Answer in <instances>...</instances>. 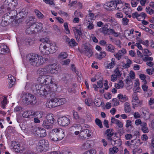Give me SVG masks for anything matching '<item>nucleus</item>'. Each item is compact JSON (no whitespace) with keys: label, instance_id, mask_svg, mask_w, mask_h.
<instances>
[{"label":"nucleus","instance_id":"obj_58","mask_svg":"<svg viewBox=\"0 0 154 154\" xmlns=\"http://www.w3.org/2000/svg\"><path fill=\"white\" fill-rule=\"evenodd\" d=\"M45 148L46 147H43V146H42L38 144L37 147V150L38 152H40L43 151Z\"/></svg>","mask_w":154,"mask_h":154},{"label":"nucleus","instance_id":"obj_15","mask_svg":"<svg viewBox=\"0 0 154 154\" xmlns=\"http://www.w3.org/2000/svg\"><path fill=\"white\" fill-rule=\"evenodd\" d=\"M36 114L35 112H33L30 111H25L23 112L22 114L23 117L24 118H29L31 116V118L33 117V116H35Z\"/></svg>","mask_w":154,"mask_h":154},{"label":"nucleus","instance_id":"obj_57","mask_svg":"<svg viewBox=\"0 0 154 154\" xmlns=\"http://www.w3.org/2000/svg\"><path fill=\"white\" fill-rule=\"evenodd\" d=\"M129 19L125 17L123 18L122 19V23L124 26L128 25L129 21Z\"/></svg>","mask_w":154,"mask_h":154},{"label":"nucleus","instance_id":"obj_30","mask_svg":"<svg viewBox=\"0 0 154 154\" xmlns=\"http://www.w3.org/2000/svg\"><path fill=\"white\" fill-rule=\"evenodd\" d=\"M64 137V131L62 129L59 131L58 134V140H62Z\"/></svg>","mask_w":154,"mask_h":154},{"label":"nucleus","instance_id":"obj_9","mask_svg":"<svg viewBox=\"0 0 154 154\" xmlns=\"http://www.w3.org/2000/svg\"><path fill=\"white\" fill-rule=\"evenodd\" d=\"M113 129H109L106 130L105 131V134L107 136V139L108 140H109L110 141H113L114 142H116L117 141V140H115L114 139H112V137L114 134V132H113Z\"/></svg>","mask_w":154,"mask_h":154},{"label":"nucleus","instance_id":"obj_61","mask_svg":"<svg viewBox=\"0 0 154 154\" xmlns=\"http://www.w3.org/2000/svg\"><path fill=\"white\" fill-rule=\"evenodd\" d=\"M114 75H116L118 77L121 76L122 74L120 73V72L118 69H116L114 71Z\"/></svg>","mask_w":154,"mask_h":154},{"label":"nucleus","instance_id":"obj_55","mask_svg":"<svg viewBox=\"0 0 154 154\" xmlns=\"http://www.w3.org/2000/svg\"><path fill=\"white\" fill-rule=\"evenodd\" d=\"M96 150L94 149H92L86 151L84 154H96Z\"/></svg>","mask_w":154,"mask_h":154},{"label":"nucleus","instance_id":"obj_12","mask_svg":"<svg viewBox=\"0 0 154 154\" xmlns=\"http://www.w3.org/2000/svg\"><path fill=\"white\" fill-rule=\"evenodd\" d=\"M45 85H49L50 84H52V85H53L55 86V87H57L56 84H55V83H54L53 80L54 79V78L53 76L49 75H46L45 76Z\"/></svg>","mask_w":154,"mask_h":154},{"label":"nucleus","instance_id":"obj_52","mask_svg":"<svg viewBox=\"0 0 154 154\" xmlns=\"http://www.w3.org/2000/svg\"><path fill=\"white\" fill-rule=\"evenodd\" d=\"M16 18V19H14L11 23V24L13 26H18L20 23L21 22V21H19V20L17 19V18Z\"/></svg>","mask_w":154,"mask_h":154},{"label":"nucleus","instance_id":"obj_53","mask_svg":"<svg viewBox=\"0 0 154 154\" xmlns=\"http://www.w3.org/2000/svg\"><path fill=\"white\" fill-rule=\"evenodd\" d=\"M118 148L116 147H113L112 148H110L109 151L110 153L113 154L114 153H116L118 151Z\"/></svg>","mask_w":154,"mask_h":154},{"label":"nucleus","instance_id":"obj_38","mask_svg":"<svg viewBox=\"0 0 154 154\" xmlns=\"http://www.w3.org/2000/svg\"><path fill=\"white\" fill-rule=\"evenodd\" d=\"M68 55L65 52H61L58 56V58L60 59H63L67 57Z\"/></svg>","mask_w":154,"mask_h":154},{"label":"nucleus","instance_id":"obj_28","mask_svg":"<svg viewBox=\"0 0 154 154\" xmlns=\"http://www.w3.org/2000/svg\"><path fill=\"white\" fill-rule=\"evenodd\" d=\"M8 19H6L4 15V17L2 18V21L1 23V25L2 27H5L10 24V22L8 21Z\"/></svg>","mask_w":154,"mask_h":154},{"label":"nucleus","instance_id":"obj_10","mask_svg":"<svg viewBox=\"0 0 154 154\" xmlns=\"http://www.w3.org/2000/svg\"><path fill=\"white\" fill-rule=\"evenodd\" d=\"M66 44L71 47L75 46L78 45V44L75 42L74 39L72 38L70 39L67 36L66 37Z\"/></svg>","mask_w":154,"mask_h":154},{"label":"nucleus","instance_id":"obj_31","mask_svg":"<svg viewBox=\"0 0 154 154\" xmlns=\"http://www.w3.org/2000/svg\"><path fill=\"white\" fill-rule=\"evenodd\" d=\"M117 98L119 99L120 101H125L128 99V97L125 95H124L122 94H120L118 95Z\"/></svg>","mask_w":154,"mask_h":154},{"label":"nucleus","instance_id":"obj_8","mask_svg":"<svg viewBox=\"0 0 154 154\" xmlns=\"http://www.w3.org/2000/svg\"><path fill=\"white\" fill-rule=\"evenodd\" d=\"M46 67L48 73H50L51 74H54L57 72L58 68L56 64H54L49 65L47 66Z\"/></svg>","mask_w":154,"mask_h":154},{"label":"nucleus","instance_id":"obj_48","mask_svg":"<svg viewBox=\"0 0 154 154\" xmlns=\"http://www.w3.org/2000/svg\"><path fill=\"white\" fill-rule=\"evenodd\" d=\"M32 41V40L30 38H27L24 40L23 43L27 45H29Z\"/></svg>","mask_w":154,"mask_h":154},{"label":"nucleus","instance_id":"obj_4","mask_svg":"<svg viewBox=\"0 0 154 154\" xmlns=\"http://www.w3.org/2000/svg\"><path fill=\"white\" fill-rule=\"evenodd\" d=\"M22 100L23 102L27 105L35 104L37 102L36 97L32 94L28 93L23 95Z\"/></svg>","mask_w":154,"mask_h":154},{"label":"nucleus","instance_id":"obj_49","mask_svg":"<svg viewBox=\"0 0 154 154\" xmlns=\"http://www.w3.org/2000/svg\"><path fill=\"white\" fill-rule=\"evenodd\" d=\"M100 31L102 32L103 33L105 34H108V30L109 29L107 28V27H106L105 26L104 27H103L102 28H101L100 29Z\"/></svg>","mask_w":154,"mask_h":154},{"label":"nucleus","instance_id":"obj_60","mask_svg":"<svg viewBox=\"0 0 154 154\" xmlns=\"http://www.w3.org/2000/svg\"><path fill=\"white\" fill-rule=\"evenodd\" d=\"M137 40L139 42V43L140 44H142L143 45H145L146 46H148L149 45V44H146L145 42L144 41H143L142 40L140 39V38L139 37H137L136 38Z\"/></svg>","mask_w":154,"mask_h":154},{"label":"nucleus","instance_id":"obj_29","mask_svg":"<svg viewBox=\"0 0 154 154\" xmlns=\"http://www.w3.org/2000/svg\"><path fill=\"white\" fill-rule=\"evenodd\" d=\"M123 8V11L126 15H128L131 13V9L128 6H125Z\"/></svg>","mask_w":154,"mask_h":154},{"label":"nucleus","instance_id":"obj_3","mask_svg":"<svg viewBox=\"0 0 154 154\" xmlns=\"http://www.w3.org/2000/svg\"><path fill=\"white\" fill-rule=\"evenodd\" d=\"M26 58V62L34 66H38L44 63L42 58L35 54H28Z\"/></svg>","mask_w":154,"mask_h":154},{"label":"nucleus","instance_id":"obj_59","mask_svg":"<svg viewBox=\"0 0 154 154\" xmlns=\"http://www.w3.org/2000/svg\"><path fill=\"white\" fill-rule=\"evenodd\" d=\"M143 60L144 61H151L153 60V58L152 57H149V56L144 57L143 58Z\"/></svg>","mask_w":154,"mask_h":154},{"label":"nucleus","instance_id":"obj_64","mask_svg":"<svg viewBox=\"0 0 154 154\" xmlns=\"http://www.w3.org/2000/svg\"><path fill=\"white\" fill-rule=\"evenodd\" d=\"M131 63V61L130 59H128L127 60V63L125 64V68H128L130 66V65Z\"/></svg>","mask_w":154,"mask_h":154},{"label":"nucleus","instance_id":"obj_21","mask_svg":"<svg viewBox=\"0 0 154 154\" xmlns=\"http://www.w3.org/2000/svg\"><path fill=\"white\" fill-rule=\"evenodd\" d=\"M91 141L89 140L87 141L82 146V148L84 149H87L92 146Z\"/></svg>","mask_w":154,"mask_h":154},{"label":"nucleus","instance_id":"obj_1","mask_svg":"<svg viewBox=\"0 0 154 154\" xmlns=\"http://www.w3.org/2000/svg\"><path fill=\"white\" fill-rule=\"evenodd\" d=\"M40 41L42 42L39 46V49L42 54L48 55L56 51L57 48L56 44L52 43L48 38H42Z\"/></svg>","mask_w":154,"mask_h":154},{"label":"nucleus","instance_id":"obj_44","mask_svg":"<svg viewBox=\"0 0 154 154\" xmlns=\"http://www.w3.org/2000/svg\"><path fill=\"white\" fill-rule=\"evenodd\" d=\"M132 16L134 18H136L138 21H142L141 18H139V14L137 12H136L132 14Z\"/></svg>","mask_w":154,"mask_h":154},{"label":"nucleus","instance_id":"obj_37","mask_svg":"<svg viewBox=\"0 0 154 154\" xmlns=\"http://www.w3.org/2000/svg\"><path fill=\"white\" fill-rule=\"evenodd\" d=\"M50 138L52 141H58V134H50Z\"/></svg>","mask_w":154,"mask_h":154},{"label":"nucleus","instance_id":"obj_27","mask_svg":"<svg viewBox=\"0 0 154 154\" xmlns=\"http://www.w3.org/2000/svg\"><path fill=\"white\" fill-rule=\"evenodd\" d=\"M132 102L134 108V107L138 106L139 104L141 105L142 104V102L140 101L138 99H132Z\"/></svg>","mask_w":154,"mask_h":154},{"label":"nucleus","instance_id":"obj_20","mask_svg":"<svg viewBox=\"0 0 154 154\" xmlns=\"http://www.w3.org/2000/svg\"><path fill=\"white\" fill-rule=\"evenodd\" d=\"M38 144L47 148L48 146L49 143L47 140L43 139L39 140Z\"/></svg>","mask_w":154,"mask_h":154},{"label":"nucleus","instance_id":"obj_25","mask_svg":"<svg viewBox=\"0 0 154 154\" xmlns=\"http://www.w3.org/2000/svg\"><path fill=\"white\" fill-rule=\"evenodd\" d=\"M106 49L109 52L114 53L115 51L116 48L112 45L108 44L106 45Z\"/></svg>","mask_w":154,"mask_h":154},{"label":"nucleus","instance_id":"obj_2","mask_svg":"<svg viewBox=\"0 0 154 154\" xmlns=\"http://www.w3.org/2000/svg\"><path fill=\"white\" fill-rule=\"evenodd\" d=\"M32 88L35 94L41 96H46L54 90L53 88L50 86H46L40 84H33Z\"/></svg>","mask_w":154,"mask_h":154},{"label":"nucleus","instance_id":"obj_6","mask_svg":"<svg viewBox=\"0 0 154 154\" xmlns=\"http://www.w3.org/2000/svg\"><path fill=\"white\" fill-rule=\"evenodd\" d=\"M58 124L63 126H67L69 123V119L66 116L59 117L57 120Z\"/></svg>","mask_w":154,"mask_h":154},{"label":"nucleus","instance_id":"obj_32","mask_svg":"<svg viewBox=\"0 0 154 154\" xmlns=\"http://www.w3.org/2000/svg\"><path fill=\"white\" fill-rule=\"evenodd\" d=\"M95 55L97 58L99 60H101L106 55V54L105 52L102 51L99 54L97 53Z\"/></svg>","mask_w":154,"mask_h":154},{"label":"nucleus","instance_id":"obj_40","mask_svg":"<svg viewBox=\"0 0 154 154\" xmlns=\"http://www.w3.org/2000/svg\"><path fill=\"white\" fill-rule=\"evenodd\" d=\"M35 12L39 19H41L43 18L44 15L39 10L35 9Z\"/></svg>","mask_w":154,"mask_h":154},{"label":"nucleus","instance_id":"obj_35","mask_svg":"<svg viewBox=\"0 0 154 154\" xmlns=\"http://www.w3.org/2000/svg\"><path fill=\"white\" fill-rule=\"evenodd\" d=\"M111 62L108 64L106 66V68L107 69H111L113 68V66L115 65V59L114 58H112L111 59Z\"/></svg>","mask_w":154,"mask_h":154},{"label":"nucleus","instance_id":"obj_11","mask_svg":"<svg viewBox=\"0 0 154 154\" xmlns=\"http://www.w3.org/2000/svg\"><path fill=\"white\" fill-rule=\"evenodd\" d=\"M37 73L40 76H45L48 74L46 66L44 68H39L37 71Z\"/></svg>","mask_w":154,"mask_h":154},{"label":"nucleus","instance_id":"obj_47","mask_svg":"<svg viewBox=\"0 0 154 154\" xmlns=\"http://www.w3.org/2000/svg\"><path fill=\"white\" fill-rule=\"evenodd\" d=\"M1 104L2 107L3 109H5V106L7 104V97H4V99L1 102Z\"/></svg>","mask_w":154,"mask_h":154},{"label":"nucleus","instance_id":"obj_7","mask_svg":"<svg viewBox=\"0 0 154 154\" xmlns=\"http://www.w3.org/2000/svg\"><path fill=\"white\" fill-rule=\"evenodd\" d=\"M17 12L16 10H12L4 14V17L6 19L9 20L11 19L16 18Z\"/></svg>","mask_w":154,"mask_h":154},{"label":"nucleus","instance_id":"obj_54","mask_svg":"<svg viewBox=\"0 0 154 154\" xmlns=\"http://www.w3.org/2000/svg\"><path fill=\"white\" fill-rule=\"evenodd\" d=\"M73 29L74 31V32H76L79 36H81L82 34V33L80 29H77L76 27H74Z\"/></svg>","mask_w":154,"mask_h":154},{"label":"nucleus","instance_id":"obj_39","mask_svg":"<svg viewBox=\"0 0 154 154\" xmlns=\"http://www.w3.org/2000/svg\"><path fill=\"white\" fill-rule=\"evenodd\" d=\"M14 129L13 127L11 126L8 127L6 130V135L7 136H9L10 135V134L13 132Z\"/></svg>","mask_w":154,"mask_h":154},{"label":"nucleus","instance_id":"obj_18","mask_svg":"<svg viewBox=\"0 0 154 154\" xmlns=\"http://www.w3.org/2000/svg\"><path fill=\"white\" fill-rule=\"evenodd\" d=\"M42 126L47 129H51L52 128L53 126L52 123H51L49 122L46 120L43 121Z\"/></svg>","mask_w":154,"mask_h":154},{"label":"nucleus","instance_id":"obj_50","mask_svg":"<svg viewBox=\"0 0 154 154\" xmlns=\"http://www.w3.org/2000/svg\"><path fill=\"white\" fill-rule=\"evenodd\" d=\"M143 54L144 56H149L152 55V53L149 50L147 49H144Z\"/></svg>","mask_w":154,"mask_h":154},{"label":"nucleus","instance_id":"obj_5","mask_svg":"<svg viewBox=\"0 0 154 154\" xmlns=\"http://www.w3.org/2000/svg\"><path fill=\"white\" fill-rule=\"evenodd\" d=\"M81 53H82L88 57H91L93 54L92 49L86 45H84V48L82 49H79Z\"/></svg>","mask_w":154,"mask_h":154},{"label":"nucleus","instance_id":"obj_56","mask_svg":"<svg viewBox=\"0 0 154 154\" xmlns=\"http://www.w3.org/2000/svg\"><path fill=\"white\" fill-rule=\"evenodd\" d=\"M11 1L10 2L9 6L10 7V8L11 7H14L16 5V4L17 3V0H10Z\"/></svg>","mask_w":154,"mask_h":154},{"label":"nucleus","instance_id":"obj_22","mask_svg":"<svg viewBox=\"0 0 154 154\" xmlns=\"http://www.w3.org/2000/svg\"><path fill=\"white\" fill-rule=\"evenodd\" d=\"M0 45L1 49H0V54H5L8 52L9 50L7 46L4 45Z\"/></svg>","mask_w":154,"mask_h":154},{"label":"nucleus","instance_id":"obj_24","mask_svg":"<svg viewBox=\"0 0 154 154\" xmlns=\"http://www.w3.org/2000/svg\"><path fill=\"white\" fill-rule=\"evenodd\" d=\"M141 130L144 133H147L149 132V129L147 127V124L145 122H142L141 125Z\"/></svg>","mask_w":154,"mask_h":154},{"label":"nucleus","instance_id":"obj_19","mask_svg":"<svg viewBox=\"0 0 154 154\" xmlns=\"http://www.w3.org/2000/svg\"><path fill=\"white\" fill-rule=\"evenodd\" d=\"M38 131L37 134L38 136L40 137H44L47 135L46 130L43 128H38Z\"/></svg>","mask_w":154,"mask_h":154},{"label":"nucleus","instance_id":"obj_51","mask_svg":"<svg viewBox=\"0 0 154 154\" xmlns=\"http://www.w3.org/2000/svg\"><path fill=\"white\" fill-rule=\"evenodd\" d=\"M103 102H101L100 100H97L96 99H95V101L94 102V104L97 107H100V106L102 104Z\"/></svg>","mask_w":154,"mask_h":154},{"label":"nucleus","instance_id":"obj_41","mask_svg":"<svg viewBox=\"0 0 154 154\" xmlns=\"http://www.w3.org/2000/svg\"><path fill=\"white\" fill-rule=\"evenodd\" d=\"M108 31V34H107V35L113 34L115 37H117L118 36V35L117 34V32H115L114 30L112 29H109V30Z\"/></svg>","mask_w":154,"mask_h":154},{"label":"nucleus","instance_id":"obj_34","mask_svg":"<svg viewBox=\"0 0 154 154\" xmlns=\"http://www.w3.org/2000/svg\"><path fill=\"white\" fill-rule=\"evenodd\" d=\"M45 76H40L38 79V81L41 84L45 85Z\"/></svg>","mask_w":154,"mask_h":154},{"label":"nucleus","instance_id":"obj_14","mask_svg":"<svg viewBox=\"0 0 154 154\" xmlns=\"http://www.w3.org/2000/svg\"><path fill=\"white\" fill-rule=\"evenodd\" d=\"M32 25L36 33L40 31L43 27V24L39 22L35 23Z\"/></svg>","mask_w":154,"mask_h":154},{"label":"nucleus","instance_id":"obj_17","mask_svg":"<svg viewBox=\"0 0 154 154\" xmlns=\"http://www.w3.org/2000/svg\"><path fill=\"white\" fill-rule=\"evenodd\" d=\"M32 26V25H28L25 31L26 34H32L36 33L34 28H33V26Z\"/></svg>","mask_w":154,"mask_h":154},{"label":"nucleus","instance_id":"obj_33","mask_svg":"<svg viewBox=\"0 0 154 154\" xmlns=\"http://www.w3.org/2000/svg\"><path fill=\"white\" fill-rule=\"evenodd\" d=\"M52 114H50L47 115L46 117L47 120L48 121L52 124L54 123L55 119L52 116Z\"/></svg>","mask_w":154,"mask_h":154},{"label":"nucleus","instance_id":"obj_36","mask_svg":"<svg viewBox=\"0 0 154 154\" xmlns=\"http://www.w3.org/2000/svg\"><path fill=\"white\" fill-rule=\"evenodd\" d=\"M57 99H58L57 102L58 106L63 105L66 102L65 98H57Z\"/></svg>","mask_w":154,"mask_h":154},{"label":"nucleus","instance_id":"obj_16","mask_svg":"<svg viewBox=\"0 0 154 154\" xmlns=\"http://www.w3.org/2000/svg\"><path fill=\"white\" fill-rule=\"evenodd\" d=\"M26 16V12L25 11H22L17 13L16 18H17V19L19 20V21H21L22 22Z\"/></svg>","mask_w":154,"mask_h":154},{"label":"nucleus","instance_id":"obj_43","mask_svg":"<svg viewBox=\"0 0 154 154\" xmlns=\"http://www.w3.org/2000/svg\"><path fill=\"white\" fill-rule=\"evenodd\" d=\"M54 90L51 93L48 94L47 95H49L48 97H49V98L51 100L53 99H56L57 98H56L55 93L53 92Z\"/></svg>","mask_w":154,"mask_h":154},{"label":"nucleus","instance_id":"obj_62","mask_svg":"<svg viewBox=\"0 0 154 154\" xmlns=\"http://www.w3.org/2000/svg\"><path fill=\"white\" fill-rule=\"evenodd\" d=\"M51 100L52 101L53 104V106L54 108L58 106V103L57 102L58 99H53L52 100Z\"/></svg>","mask_w":154,"mask_h":154},{"label":"nucleus","instance_id":"obj_46","mask_svg":"<svg viewBox=\"0 0 154 154\" xmlns=\"http://www.w3.org/2000/svg\"><path fill=\"white\" fill-rule=\"evenodd\" d=\"M95 122L96 124L97 125L99 128H103V125L101 121L98 118L95 119Z\"/></svg>","mask_w":154,"mask_h":154},{"label":"nucleus","instance_id":"obj_63","mask_svg":"<svg viewBox=\"0 0 154 154\" xmlns=\"http://www.w3.org/2000/svg\"><path fill=\"white\" fill-rule=\"evenodd\" d=\"M60 130L59 129L55 128V129L52 130V131L50 133V134H58L59 131H60Z\"/></svg>","mask_w":154,"mask_h":154},{"label":"nucleus","instance_id":"obj_13","mask_svg":"<svg viewBox=\"0 0 154 154\" xmlns=\"http://www.w3.org/2000/svg\"><path fill=\"white\" fill-rule=\"evenodd\" d=\"M126 52V50L125 49L123 48L122 50H119L118 53L114 54V56L118 60L121 59L122 56L125 54Z\"/></svg>","mask_w":154,"mask_h":154},{"label":"nucleus","instance_id":"obj_26","mask_svg":"<svg viewBox=\"0 0 154 154\" xmlns=\"http://www.w3.org/2000/svg\"><path fill=\"white\" fill-rule=\"evenodd\" d=\"M11 1L10 0H5L4 3L3 5L1 6V8L4 9L9 10L11 9L10 7L9 6L10 2Z\"/></svg>","mask_w":154,"mask_h":154},{"label":"nucleus","instance_id":"obj_45","mask_svg":"<svg viewBox=\"0 0 154 154\" xmlns=\"http://www.w3.org/2000/svg\"><path fill=\"white\" fill-rule=\"evenodd\" d=\"M52 103V101L51 100L48 101L46 104V107L49 108H54Z\"/></svg>","mask_w":154,"mask_h":154},{"label":"nucleus","instance_id":"obj_23","mask_svg":"<svg viewBox=\"0 0 154 154\" xmlns=\"http://www.w3.org/2000/svg\"><path fill=\"white\" fill-rule=\"evenodd\" d=\"M116 8H117V9L120 11L123 10L124 5L121 1L119 0H116Z\"/></svg>","mask_w":154,"mask_h":154},{"label":"nucleus","instance_id":"obj_42","mask_svg":"<svg viewBox=\"0 0 154 154\" xmlns=\"http://www.w3.org/2000/svg\"><path fill=\"white\" fill-rule=\"evenodd\" d=\"M34 19V18H33V17H30L28 19H27V21L28 25H33V24H34L35 23Z\"/></svg>","mask_w":154,"mask_h":154}]
</instances>
